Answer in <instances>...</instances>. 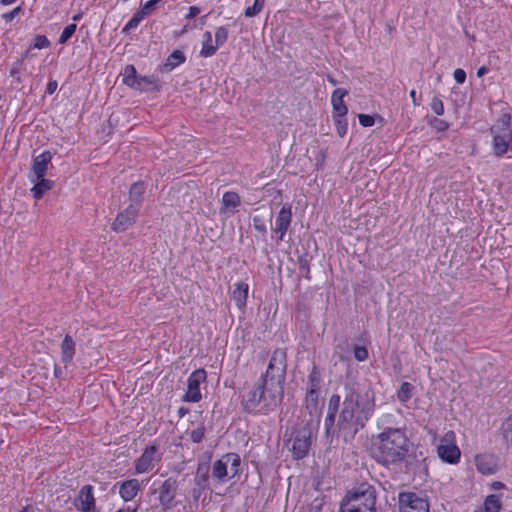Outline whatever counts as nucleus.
Instances as JSON below:
<instances>
[{"label":"nucleus","mask_w":512,"mask_h":512,"mask_svg":"<svg viewBox=\"0 0 512 512\" xmlns=\"http://www.w3.org/2000/svg\"><path fill=\"white\" fill-rule=\"evenodd\" d=\"M286 369V352L283 349H276L272 354L265 374L257 385L243 396L242 405L246 412L266 414L282 402Z\"/></svg>","instance_id":"nucleus-1"},{"label":"nucleus","mask_w":512,"mask_h":512,"mask_svg":"<svg viewBox=\"0 0 512 512\" xmlns=\"http://www.w3.org/2000/svg\"><path fill=\"white\" fill-rule=\"evenodd\" d=\"M343 393L338 427L342 431H349L353 437L371 418L375 409L374 397L369 392L359 393L353 385H346Z\"/></svg>","instance_id":"nucleus-2"},{"label":"nucleus","mask_w":512,"mask_h":512,"mask_svg":"<svg viewBox=\"0 0 512 512\" xmlns=\"http://www.w3.org/2000/svg\"><path fill=\"white\" fill-rule=\"evenodd\" d=\"M409 450L410 441L402 429L388 428L372 437L371 455L382 465L402 462Z\"/></svg>","instance_id":"nucleus-3"},{"label":"nucleus","mask_w":512,"mask_h":512,"mask_svg":"<svg viewBox=\"0 0 512 512\" xmlns=\"http://www.w3.org/2000/svg\"><path fill=\"white\" fill-rule=\"evenodd\" d=\"M376 490L372 485L362 483L343 498L340 512H376Z\"/></svg>","instance_id":"nucleus-4"},{"label":"nucleus","mask_w":512,"mask_h":512,"mask_svg":"<svg viewBox=\"0 0 512 512\" xmlns=\"http://www.w3.org/2000/svg\"><path fill=\"white\" fill-rule=\"evenodd\" d=\"M240 465L241 459L238 454H224L220 459L213 463L212 480L217 484L225 483L239 473Z\"/></svg>","instance_id":"nucleus-5"},{"label":"nucleus","mask_w":512,"mask_h":512,"mask_svg":"<svg viewBox=\"0 0 512 512\" xmlns=\"http://www.w3.org/2000/svg\"><path fill=\"white\" fill-rule=\"evenodd\" d=\"M312 431L308 426H303L292 433V447L291 451L293 458L296 460L303 459L307 456L311 443H312Z\"/></svg>","instance_id":"nucleus-6"},{"label":"nucleus","mask_w":512,"mask_h":512,"mask_svg":"<svg viewBox=\"0 0 512 512\" xmlns=\"http://www.w3.org/2000/svg\"><path fill=\"white\" fill-rule=\"evenodd\" d=\"M178 481L174 477H169L162 482L158 489H153L151 493L158 492L159 504L162 510L167 511L175 506V497L178 491Z\"/></svg>","instance_id":"nucleus-7"},{"label":"nucleus","mask_w":512,"mask_h":512,"mask_svg":"<svg viewBox=\"0 0 512 512\" xmlns=\"http://www.w3.org/2000/svg\"><path fill=\"white\" fill-rule=\"evenodd\" d=\"M454 432H447L440 441L437 447L438 456L445 462L454 464L459 461L460 449L454 443Z\"/></svg>","instance_id":"nucleus-8"},{"label":"nucleus","mask_w":512,"mask_h":512,"mask_svg":"<svg viewBox=\"0 0 512 512\" xmlns=\"http://www.w3.org/2000/svg\"><path fill=\"white\" fill-rule=\"evenodd\" d=\"M207 379V373L204 369H197L191 373L187 380V391L184 400L187 402H199L202 398L200 384Z\"/></svg>","instance_id":"nucleus-9"},{"label":"nucleus","mask_w":512,"mask_h":512,"mask_svg":"<svg viewBox=\"0 0 512 512\" xmlns=\"http://www.w3.org/2000/svg\"><path fill=\"white\" fill-rule=\"evenodd\" d=\"M400 512H429V504L415 493L399 494Z\"/></svg>","instance_id":"nucleus-10"},{"label":"nucleus","mask_w":512,"mask_h":512,"mask_svg":"<svg viewBox=\"0 0 512 512\" xmlns=\"http://www.w3.org/2000/svg\"><path fill=\"white\" fill-rule=\"evenodd\" d=\"M138 209L134 207L128 206L124 211L120 212L113 224L112 229L115 232H124L126 231L135 221L138 216Z\"/></svg>","instance_id":"nucleus-11"},{"label":"nucleus","mask_w":512,"mask_h":512,"mask_svg":"<svg viewBox=\"0 0 512 512\" xmlns=\"http://www.w3.org/2000/svg\"><path fill=\"white\" fill-rule=\"evenodd\" d=\"M75 506L82 512H95V499L91 485L83 486L75 499Z\"/></svg>","instance_id":"nucleus-12"},{"label":"nucleus","mask_w":512,"mask_h":512,"mask_svg":"<svg viewBox=\"0 0 512 512\" xmlns=\"http://www.w3.org/2000/svg\"><path fill=\"white\" fill-rule=\"evenodd\" d=\"M292 212L290 205H284L276 218L274 231L279 234V240H282L291 224Z\"/></svg>","instance_id":"nucleus-13"},{"label":"nucleus","mask_w":512,"mask_h":512,"mask_svg":"<svg viewBox=\"0 0 512 512\" xmlns=\"http://www.w3.org/2000/svg\"><path fill=\"white\" fill-rule=\"evenodd\" d=\"M52 160V155L49 151H44L40 155L34 157L33 164L29 176L41 178L45 176L49 163Z\"/></svg>","instance_id":"nucleus-14"},{"label":"nucleus","mask_w":512,"mask_h":512,"mask_svg":"<svg viewBox=\"0 0 512 512\" xmlns=\"http://www.w3.org/2000/svg\"><path fill=\"white\" fill-rule=\"evenodd\" d=\"M156 452H157V446H155V445H150L145 448L142 455L136 461V465H135L136 473H138V474L144 473L152 467Z\"/></svg>","instance_id":"nucleus-15"},{"label":"nucleus","mask_w":512,"mask_h":512,"mask_svg":"<svg viewBox=\"0 0 512 512\" xmlns=\"http://www.w3.org/2000/svg\"><path fill=\"white\" fill-rule=\"evenodd\" d=\"M340 404L341 396L339 394H333L329 399L328 412L324 422L325 432L327 436H329L330 431L334 426L336 414L339 410Z\"/></svg>","instance_id":"nucleus-16"},{"label":"nucleus","mask_w":512,"mask_h":512,"mask_svg":"<svg viewBox=\"0 0 512 512\" xmlns=\"http://www.w3.org/2000/svg\"><path fill=\"white\" fill-rule=\"evenodd\" d=\"M348 94L346 89L337 88L332 93L331 102L333 106V116H345L348 108L344 103L343 98Z\"/></svg>","instance_id":"nucleus-17"},{"label":"nucleus","mask_w":512,"mask_h":512,"mask_svg":"<svg viewBox=\"0 0 512 512\" xmlns=\"http://www.w3.org/2000/svg\"><path fill=\"white\" fill-rule=\"evenodd\" d=\"M140 489L141 486L139 480L133 478L121 483L119 494L124 501L128 502L136 497Z\"/></svg>","instance_id":"nucleus-18"},{"label":"nucleus","mask_w":512,"mask_h":512,"mask_svg":"<svg viewBox=\"0 0 512 512\" xmlns=\"http://www.w3.org/2000/svg\"><path fill=\"white\" fill-rule=\"evenodd\" d=\"M29 179L34 183L31 193L35 199H41L45 192L52 189L54 185V182L50 179H46L45 176H42L41 178H37V176H29Z\"/></svg>","instance_id":"nucleus-19"},{"label":"nucleus","mask_w":512,"mask_h":512,"mask_svg":"<svg viewBox=\"0 0 512 512\" xmlns=\"http://www.w3.org/2000/svg\"><path fill=\"white\" fill-rule=\"evenodd\" d=\"M320 392H313L306 390L305 408L308 410L311 417L319 419L321 414V406L319 403Z\"/></svg>","instance_id":"nucleus-20"},{"label":"nucleus","mask_w":512,"mask_h":512,"mask_svg":"<svg viewBox=\"0 0 512 512\" xmlns=\"http://www.w3.org/2000/svg\"><path fill=\"white\" fill-rule=\"evenodd\" d=\"M145 193V184L143 181L135 182L131 185L129 189V206L134 207L135 209H140V206L143 202V195Z\"/></svg>","instance_id":"nucleus-21"},{"label":"nucleus","mask_w":512,"mask_h":512,"mask_svg":"<svg viewBox=\"0 0 512 512\" xmlns=\"http://www.w3.org/2000/svg\"><path fill=\"white\" fill-rule=\"evenodd\" d=\"M248 290V284L244 282H238L234 286L232 296L239 309H243L246 306Z\"/></svg>","instance_id":"nucleus-22"},{"label":"nucleus","mask_w":512,"mask_h":512,"mask_svg":"<svg viewBox=\"0 0 512 512\" xmlns=\"http://www.w3.org/2000/svg\"><path fill=\"white\" fill-rule=\"evenodd\" d=\"M210 465L208 462H199L194 478V485L209 487Z\"/></svg>","instance_id":"nucleus-23"},{"label":"nucleus","mask_w":512,"mask_h":512,"mask_svg":"<svg viewBox=\"0 0 512 512\" xmlns=\"http://www.w3.org/2000/svg\"><path fill=\"white\" fill-rule=\"evenodd\" d=\"M321 371L318 366L314 365L308 375L307 389L308 391L320 392L321 391Z\"/></svg>","instance_id":"nucleus-24"},{"label":"nucleus","mask_w":512,"mask_h":512,"mask_svg":"<svg viewBox=\"0 0 512 512\" xmlns=\"http://www.w3.org/2000/svg\"><path fill=\"white\" fill-rule=\"evenodd\" d=\"M62 360L64 363L72 361L75 353V342L70 335H66L61 344Z\"/></svg>","instance_id":"nucleus-25"},{"label":"nucleus","mask_w":512,"mask_h":512,"mask_svg":"<svg viewBox=\"0 0 512 512\" xmlns=\"http://www.w3.org/2000/svg\"><path fill=\"white\" fill-rule=\"evenodd\" d=\"M241 204L240 196L234 191H228L223 194L221 212L227 209H235Z\"/></svg>","instance_id":"nucleus-26"},{"label":"nucleus","mask_w":512,"mask_h":512,"mask_svg":"<svg viewBox=\"0 0 512 512\" xmlns=\"http://www.w3.org/2000/svg\"><path fill=\"white\" fill-rule=\"evenodd\" d=\"M217 49H218V47H217L216 43L212 44L211 32L206 31L203 35V44H202V49L200 51V55L202 57H211L216 53Z\"/></svg>","instance_id":"nucleus-27"},{"label":"nucleus","mask_w":512,"mask_h":512,"mask_svg":"<svg viewBox=\"0 0 512 512\" xmlns=\"http://www.w3.org/2000/svg\"><path fill=\"white\" fill-rule=\"evenodd\" d=\"M185 61V55L180 50L173 51L163 65L164 71H171Z\"/></svg>","instance_id":"nucleus-28"},{"label":"nucleus","mask_w":512,"mask_h":512,"mask_svg":"<svg viewBox=\"0 0 512 512\" xmlns=\"http://www.w3.org/2000/svg\"><path fill=\"white\" fill-rule=\"evenodd\" d=\"M484 512H499L501 509V501L497 495H489L484 502Z\"/></svg>","instance_id":"nucleus-29"},{"label":"nucleus","mask_w":512,"mask_h":512,"mask_svg":"<svg viewBox=\"0 0 512 512\" xmlns=\"http://www.w3.org/2000/svg\"><path fill=\"white\" fill-rule=\"evenodd\" d=\"M137 78L135 67L133 65H127L124 69L123 83L134 88Z\"/></svg>","instance_id":"nucleus-30"},{"label":"nucleus","mask_w":512,"mask_h":512,"mask_svg":"<svg viewBox=\"0 0 512 512\" xmlns=\"http://www.w3.org/2000/svg\"><path fill=\"white\" fill-rule=\"evenodd\" d=\"M412 385L409 382H403L397 392L398 400L402 403L407 402L412 397Z\"/></svg>","instance_id":"nucleus-31"},{"label":"nucleus","mask_w":512,"mask_h":512,"mask_svg":"<svg viewBox=\"0 0 512 512\" xmlns=\"http://www.w3.org/2000/svg\"><path fill=\"white\" fill-rule=\"evenodd\" d=\"M475 462L478 471L482 474H492L494 472L493 466L487 461L485 456H476Z\"/></svg>","instance_id":"nucleus-32"},{"label":"nucleus","mask_w":512,"mask_h":512,"mask_svg":"<svg viewBox=\"0 0 512 512\" xmlns=\"http://www.w3.org/2000/svg\"><path fill=\"white\" fill-rule=\"evenodd\" d=\"M494 152L497 156H502L508 149V142L504 137L496 135L493 140Z\"/></svg>","instance_id":"nucleus-33"},{"label":"nucleus","mask_w":512,"mask_h":512,"mask_svg":"<svg viewBox=\"0 0 512 512\" xmlns=\"http://www.w3.org/2000/svg\"><path fill=\"white\" fill-rule=\"evenodd\" d=\"M344 117L345 116H333L334 123H335L336 130H337V134L340 137L345 136L346 133H347V129H348V124H347V121H346V119Z\"/></svg>","instance_id":"nucleus-34"},{"label":"nucleus","mask_w":512,"mask_h":512,"mask_svg":"<svg viewBox=\"0 0 512 512\" xmlns=\"http://www.w3.org/2000/svg\"><path fill=\"white\" fill-rule=\"evenodd\" d=\"M144 17L145 15L141 14V11L136 12L134 16L130 19V21L122 29V33L127 34L130 30L136 28Z\"/></svg>","instance_id":"nucleus-35"},{"label":"nucleus","mask_w":512,"mask_h":512,"mask_svg":"<svg viewBox=\"0 0 512 512\" xmlns=\"http://www.w3.org/2000/svg\"><path fill=\"white\" fill-rule=\"evenodd\" d=\"M228 39V30L221 26L216 29L215 32V43L217 47L219 48L222 46Z\"/></svg>","instance_id":"nucleus-36"},{"label":"nucleus","mask_w":512,"mask_h":512,"mask_svg":"<svg viewBox=\"0 0 512 512\" xmlns=\"http://www.w3.org/2000/svg\"><path fill=\"white\" fill-rule=\"evenodd\" d=\"M76 24H69L67 25L64 30L62 31L60 37H59V43L60 44H65L71 37L72 35L75 33L76 31Z\"/></svg>","instance_id":"nucleus-37"},{"label":"nucleus","mask_w":512,"mask_h":512,"mask_svg":"<svg viewBox=\"0 0 512 512\" xmlns=\"http://www.w3.org/2000/svg\"><path fill=\"white\" fill-rule=\"evenodd\" d=\"M429 125L438 132H444L449 128V123L439 118H432L429 120Z\"/></svg>","instance_id":"nucleus-38"},{"label":"nucleus","mask_w":512,"mask_h":512,"mask_svg":"<svg viewBox=\"0 0 512 512\" xmlns=\"http://www.w3.org/2000/svg\"><path fill=\"white\" fill-rule=\"evenodd\" d=\"M154 83H155V79L152 76L151 77H148V76L138 77L137 81L135 83L134 89L146 90V87L148 85H151Z\"/></svg>","instance_id":"nucleus-39"},{"label":"nucleus","mask_w":512,"mask_h":512,"mask_svg":"<svg viewBox=\"0 0 512 512\" xmlns=\"http://www.w3.org/2000/svg\"><path fill=\"white\" fill-rule=\"evenodd\" d=\"M502 428L505 440L512 445V415L505 421Z\"/></svg>","instance_id":"nucleus-40"},{"label":"nucleus","mask_w":512,"mask_h":512,"mask_svg":"<svg viewBox=\"0 0 512 512\" xmlns=\"http://www.w3.org/2000/svg\"><path fill=\"white\" fill-rule=\"evenodd\" d=\"M354 357L357 361H365L368 359L369 353L364 346H355L353 349Z\"/></svg>","instance_id":"nucleus-41"},{"label":"nucleus","mask_w":512,"mask_h":512,"mask_svg":"<svg viewBox=\"0 0 512 512\" xmlns=\"http://www.w3.org/2000/svg\"><path fill=\"white\" fill-rule=\"evenodd\" d=\"M204 434L205 427L204 425H201L190 432V439L193 443H200L204 437Z\"/></svg>","instance_id":"nucleus-42"},{"label":"nucleus","mask_w":512,"mask_h":512,"mask_svg":"<svg viewBox=\"0 0 512 512\" xmlns=\"http://www.w3.org/2000/svg\"><path fill=\"white\" fill-rule=\"evenodd\" d=\"M430 107L431 109L433 110V112L438 115V116H441L444 114V105H443V102L441 99H439L438 97H434L431 101V104H430Z\"/></svg>","instance_id":"nucleus-43"},{"label":"nucleus","mask_w":512,"mask_h":512,"mask_svg":"<svg viewBox=\"0 0 512 512\" xmlns=\"http://www.w3.org/2000/svg\"><path fill=\"white\" fill-rule=\"evenodd\" d=\"M50 46V41L44 35H38L34 39V43L32 45L35 49H44Z\"/></svg>","instance_id":"nucleus-44"},{"label":"nucleus","mask_w":512,"mask_h":512,"mask_svg":"<svg viewBox=\"0 0 512 512\" xmlns=\"http://www.w3.org/2000/svg\"><path fill=\"white\" fill-rule=\"evenodd\" d=\"M160 1L161 0H149V1H147L144 4V6L141 8V10H140L141 14H144L145 16L151 14L156 9V6H157V4Z\"/></svg>","instance_id":"nucleus-45"},{"label":"nucleus","mask_w":512,"mask_h":512,"mask_svg":"<svg viewBox=\"0 0 512 512\" xmlns=\"http://www.w3.org/2000/svg\"><path fill=\"white\" fill-rule=\"evenodd\" d=\"M358 119L363 127H371L375 123L374 117L368 114H359Z\"/></svg>","instance_id":"nucleus-46"},{"label":"nucleus","mask_w":512,"mask_h":512,"mask_svg":"<svg viewBox=\"0 0 512 512\" xmlns=\"http://www.w3.org/2000/svg\"><path fill=\"white\" fill-rule=\"evenodd\" d=\"M208 489V486H204V485H201V486H198V485H194V488L192 489V497H193V500L195 502H197L199 500V498L201 497L202 493Z\"/></svg>","instance_id":"nucleus-47"},{"label":"nucleus","mask_w":512,"mask_h":512,"mask_svg":"<svg viewBox=\"0 0 512 512\" xmlns=\"http://www.w3.org/2000/svg\"><path fill=\"white\" fill-rule=\"evenodd\" d=\"M253 225L255 227V229L261 233H265L266 232V226L264 224V221L261 217L259 216H254L253 217Z\"/></svg>","instance_id":"nucleus-48"},{"label":"nucleus","mask_w":512,"mask_h":512,"mask_svg":"<svg viewBox=\"0 0 512 512\" xmlns=\"http://www.w3.org/2000/svg\"><path fill=\"white\" fill-rule=\"evenodd\" d=\"M454 79L458 84H463L466 80V73L463 69H456L453 73Z\"/></svg>","instance_id":"nucleus-49"},{"label":"nucleus","mask_w":512,"mask_h":512,"mask_svg":"<svg viewBox=\"0 0 512 512\" xmlns=\"http://www.w3.org/2000/svg\"><path fill=\"white\" fill-rule=\"evenodd\" d=\"M21 11V7L18 6L16 8H14L12 11L10 12H7V13H4L2 15V18L6 21V22H10L12 21L18 14L19 12Z\"/></svg>","instance_id":"nucleus-50"},{"label":"nucleus","mask_w":512,"mask_h":512,"mask_svg":"<svg viewBox=\"0 0 512 512\" xmlns=\"http://www.w3.org/2000/svg\"><path fill=\"white\" fill-rule=\"evenodd\" d=\"M22 63L23 59L18 60L15 66L10 70V76L16 78L18 82H20V77H18V74L20 73Z\"/></svg>","instance_id":"nucleus-51"},{"label":"nucleus","mask_w":512,"mask_h":512,"mask_svg":"<svg viewBox=\"0 0 512 512\" xmlns=\"http://www.w3.org/2000/svg\"><path fill=\"white\" fill-rule=\"evenodd\" d=\"M499 122L503 129H508L511 124V115L508 113L503 114Z\"/></svg>","instance_id":"nucleus-52"},{"label":"nucleus","mask_w":512,"mask_h":512,"mask_svg":"<svg viewBox=\"0 0 512 512\" xmlns=\"http://www.w3.org/2000/svg\"><path fill=\"white\" fill-rule=\"evenodd\" d=\"M261 11L257 9V7L255 5H252V6H249L246 8L245 12H244V15L246 17H254L256 15H258Z\"/></svg>","instance_id":"nucleus-53"},{"label":"nucleus","mask_w":512,"mask_h":512,"mask_svg":"<svg viewBox=\"0 0 512 512\" xmlns=\"http://www.w3.org/2000/svg\"><path fill=\"white\" fill-rule=\"evenodd\" d=\"M57 87H58L57 81L56 80H50L48 82V84H47L46 92L48 94H53L56 91Z\"/></svg>","instance_id":"nucleus-54"},{"label":"nucleus","mask_w":512,"mask_h":512,"mask_svg":"<svg viewBox=\"0 0 512 512\" xmlns=\"http://www.w3.org/2000/svg\"><path fill=\"white\" fill-rule=\"evenodd\" d=\"M200 13V9L196 6H191L189 8V13L187 14L188 19H192L196 17Z\"/></svg>","instance_id":"nucleus-55"},{"label":"nucleus","mask_w":512,"mask_h":512,"mask_svg":"<svg viewBox=\"0 0 512 512\" xmlns=\"http://www.w3.org/2000/svg\"><path fill=\"white\" fill-rule=\"evenodd\" d=\"M300 269L302 272L306 273V277H308V274L310 272L308 262L306 260L300 259Z\"/></svg>","instance_id":"nucleus-56"},{"label":"nucleus","mask_w":512,"mask_h":512,"mask_svg":"<svg viewBox=\"0 0 512 512\" xmlns=\"http://www.w3.org/2000/svg\"><path fill=\"white\" fill-rule=\"evenodd\" d=\"M487 72H488V68H487V67H485V66H481V67L477 70V76H478V77H482V76H484Z\"/></svg>","instance_id":"nucleus-57"},{"label":"nucleus","mask_w":512,"mask_h":512,"mask_svg":"<svg viewBox=\"0 0 512 512\" xmlns=\"http://www.w3.org/2000/svg\"><path fill=\"white\" fill-rule=\"evenodd\" d=\"M265 4V0H254V4L258 10L262 11Z\"/></svg>","instance_id":"nucleus-58"},{"label":"nucleus","mask_w":512,"mask_h":512,"mask_svg":"<svg viewBox=\"0 0 512 512\" xmlns=\"http://www.w3.org/2000/svg\"><path fill=\"white\" fill-rule=\"evenodd\" d=\"M504 487V484L499 481H495L492 483V488L495 490L502 489Z\"/></svg>","instance_id":"nucleus-59"},{"label":"nucleus","mask_w":512,"mask_h":512,"mask_svg":"<svg viewBox=\"0 0 512 512\" xmlns=\"http://www.w3.org/2000/svg\"><path fill=\"white\" fill-rule=\"evenodd\" d=\"M19 512H35V509L32 505H27Z\"/></svg>","instance_id":"nucleus-60"},{"label":"nucleus","mask_w":512,"mask_h":512,"mask_svg":"<svg viewBox=\"0 0 512 512\" xmlns=\"http://www.w3.org/2000/svg\"><path fill=\"white\" fill-rule=\"evenodd\" d=\"M410 98L412 99L413 104L417 105V102H416V91L415 90H411L410 91Z\"/></svg>","instance_id":"nucleus-61"},{"label":"nucleus","mask_w":512,"mask_h":512,"mask_svg":"<svg viewBox=\"0 0 512 512\" xmlns=\"http://www.w3.org/2000/svg\"><path fill=\"white\" fill-rule=\"evenodd\" d=\"M117 512H137V508L131 509L130 507H128L126 509H120Z\"/></svg>","instance_id":"nucleus-62"},{"label":"nucleus","mask_w":512,"mask_h":512,"mask_svg":"<svg viewBox=\"0 0 512 512\" xmlns=\"http://www.w3.org/2000/svg\"><path fill=\"white\" fill-rule=\"evenodd\" d=\"M14 2H16V0H1V3L3 5H10V4H13Z\"/></svg>","instance_id":"nucleus-63"},{"label":"nucleus","mask_w":512,"mask_h":512,"mask_svg":"<svg viewBox=\"0 0 512 512\" xmlns=\"http://www.w3.org/2000/svg\"><path fill=\"white\" fill-rule=\"evenodd\" d=\"M81 17H82V13L80 12V13L75 14L72 19L74 21H78L81 19Z\"/></svg>","instance_id":"nucleus-64"}]
</instances>
